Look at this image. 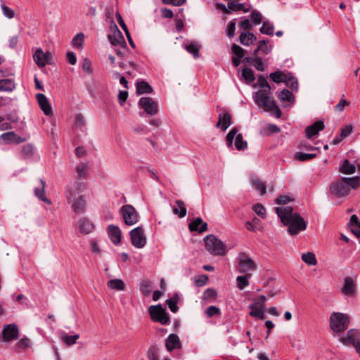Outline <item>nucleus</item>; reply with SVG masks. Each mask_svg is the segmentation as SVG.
<instances>
[{
  "mask_svg": "<svg viewBox=\"0 0 360 360\" xmlns=\"http://www.w3.org/2000/svg\"><path fill=\"white\" fill-rule=\"evenodd\" d=\"M257 85L260 88L253 94V100L259 106L266 112H274L277 118H280L282 112L276 105L273 97L271 96V86L266 77L259 75L257 78Z\"/></svg>",
  "mask_w": 360,
  "mask_h": 360,
  "instance_id": "1",
  "label": "nucleus"
},
{
  "mask_svg": "<svg viewBox=\"0 0 360 360\" xmlns=\"http://www.w3.org/2000/svg\"><path fill=\"white\" fill-rule=\"evenodd\" d=\"M275 210L281 222L288 226V231L290 235H296L306 229V221L298 213L293 212L292 207H278Z\"/></svg>",
  "mask_w": 360,
  "mask_h": 360,
  "instance_id": "2",
  "label": "nucleus"
},
{
  "mask_svg": "<svg viewBox=\"0 0 360 360\" xmlns=\"http://www.w3.org/2000/svg\"><path fill=\"white\" fill-rule=\"evenodd\" d=\"M350 317L341 312H333L330 316V328L335 333L346 330L349 325Z\"/></svg>",
  "mask_w": 360,
  "mask_h": 360,
  "instance_id": "3",
  "label": "nucleus"
},
{
  "mask_svg": "<svg viewBox=\"0 0 360 360\" xmlns=\"http://www.w3.org/2000/svg\"><path fill=\"white\" fill-rule=\"evenodd\" d=\"M236 270L239 274H252L257 269V264L252 259H251L245 252H240L237 258Z\"/></svg>",
  "mask_w": 360,
  "mask_h": 360,
  "instance_id": "4",
  "label": "nucleus"
},
{
  "mask_svg": "<svg viewBox=\"0 0 360 360\" xmlns=\"http://www.w3.org/2000/svg\"><path fill=\"white\" fill-rule=\"evenodd\" d=\"M148 311L153 322H158L164 326L169 325L170 316L160 304L150 306Z\"/></svg>",
  "mask_w": 360,
  "mask_h": 360,
  "instance_id": "5",
  "label": "nucleus"
},
{
  "mask_svg": "<svg viewBox=\"0 0 360 360\" xmlns=\"http://www.w3.org/2000/svg\"><path fill=\"white\" fill-rule=\"evenodd\" d=\"M205 248L207 251L214 255H224L226 247L221 240L213 235L207 236L204 238Z\"/></svg>",
  "mask_w": 360,
  "mask_h": 360,
  "instance_id": "6",
  "label": "nucleus"
},
{
  "mask_svg": "<svg viewBox=\"0 0 360 360\" xmlns=\"http://www.w3.org/2000/svg\"><path fill=\"white\" fill-rule=\"evenodd\" d=\"M120 214L124 224L127 226H133L139 221V215L136 210L131 205H124L121 207Z\"/></svg>",
  "mask_w": 360,
  "mask_h": 360,
  "instance_id": "7",
  "label": "nucleus"
},
{
  "mask_svg": "<svg viewBox=\"0 0 360 360\" xmlns=\"http://www.w3.org/2000/svg\"><path fill=\"white\" fill-rule=\"evenodd\" d=\"M238 129L236 127H233L231 129V131L227 134L226 137V141L229 147L232 146L234 138L235 139V146L238 150H243L248 148L247 141H243V135L241 134L238 133Z\"/></svg>",
  "mask_w": 360,
  "mask_h": 360,
  "instance_id": "8",
  "label": "nucleus"
},
{
  "mask_svg": "<svg viewBox=\"0 0 360 360\" xmlns=\"http://www.w3.org/2000/svg\"><path fill=\"white\" fill-rule=\"evenodd\" d=\"M330 192L336 197H343L349 194V188L344 177L334 181L330 186Z\"/></svg>",
  "mask_w": 360,
  "mask_h": 360,
  "instance_id": "9",
  "label": "nucleus"
},
{
  "mask_svg": "<svg viewBox=\"0 0 360 360\" xmlns=\"http://www.w3.org/2000/svg\"><path fill=\"white\" fill-rule=\"evenodd\" d=\"M131 244L136 248H143L146 244V236L142 226L132 229L130 233Z\"/></svg>",
  "mask_w": 360,
  "mask_h": 360,
  "instance_id": "10",
  "label": "nucleus"
},
{
  "mask_svg": "<svg viewBox=\"0 0 360 360\" xmlns=\"http://www.w3.org/2000/svg\"><path fill=\"white\" fill-rule=\"evenodd\" d=\"M340 341L345 345H352L360 356V333L358 330H349L346 336L340 339Z\"/></svg>",
  "mask_w": 360,
  "mask_h": 360,
  "instance_id": "11",
  "label": "nucleus"
},
{
  "mask_svg": "<svg viewBox=\"0 0 360 360\" xmlns=\"http://www.w3.org/2000/svg\"><path fill=\"white\" fill-rule=\"evenodd\" d=\"M19 330L15 323L8 324L4 326L2 330V341L10 342L18 338Z\"/></svg>",
  "mask_w": 360,
  "mask_h": 360,
  "instance_id": "12",
  "label": "nucleus"
},
{
  "mask_svg": "<svg viewBox=\"0 0 360 360\" xmlns=\"http://www.w3.org/2000/svg\"><path fill=\"white\" fill-rule=\"evenodd\" d=\"M139 105L150 115H155L158 111L157 103L150 97H141L139 101Z\"/></svg>",
  "mask_w": 360,
  "mask_h": 360,
  "instance_id": "13",
  "label": "nucleus"
},
{
  "mask_svg": "<svg viewBox=\"0 0 360 360\" xmlns=\"http://www.w3.org/2000/svg\"><path fill=\"white\" fill-rule=\"evenodd\" d=\"M51 59V53L49 51L44 53L41 48L37 49L33 54V60L39 68H44L47 64H50Z\"/></svg>",
  "mask_w": 360,
  "mask_h": 360,
  "instance_id": "14",
  "label": "nucleus"
},
{
  "mask_svg": "<svg viewBox=\"0 0 360 360\" xmlns=\"http://www.w3.org/2000/svg\"><path fill=\"white\" fill-rule=\"evenodd\" d=\"M82 186L83 184L82 183L76 182L66 187L65 195L68 203L76 200L79 196V194L82 192Z\"/></svg>",
  "mask_w": 360,
  "mask_h": 360,
  "instance_id": "15",
  "label": "nucleus"
},
{
  "mask_svg": "<svg viewBox=\"0 0 360 360\" xmlns=\"http://www.w3.org/2000/svg\"><path fill=\"white\" fill-rule=\"evenodd\" d=\"M251 311L249 314L252 317H256L259 319H264L265 304L260 303L259 300H254V302L250 306Z\"/></svg>",
  "mask_w": 360,
  "mask_h": 360,
  "instance_id": "16",
  "label": "nucleus"
},
{
  "mask_svg": "<svg viewBox=\"0 0 360 360\" xmlns=\"http://www.w3.org/2000/svg\"><path fill=\"white\" fill-rule=\"evenodd\" d=\"M36 98L39 105L40 109L46 116H51L53 111L49 101L46 96L43 94H37Z\"/></svg>",
  "mask_w": 360,
  "mask_h": 360,
  "instance_id": "17",
  "label": "nucleus"
},
{
  "mask_svg": "<svg viewBox=\"0 0 360 360\" xmlns=\"http://www.w3.org/2000/svg\"><path fill=\"white\" fill-rule=\"evenodd\" d=\"M165 346L169 352H172L174 349H180L181 342L179 336L176 334H170L165 340Z\"/></svg>",
  "mask_w": 360,
  "mask_h": 360,
  "instance_id": "18",
  "label": "nucleus"
},
{
  "mask_svg": "<svg viewBox=\"0 0 360 360\" xmlns=\"http://www.w3.org/2000/svg\"><path fill=\"white\" fill-rule=\"evenodd\" d=\"M342 292L347 296H352L356 293V285L352 278H345Z\"/></svg>",
  "mask_w": 360,
  "mask_h": 360,
  "instance_id": "19",
  "label": "nucleus"
},
{
  "mask_svg": "<svg viewBox=\"0 0 360 360\" xmlns=\"http://www.w3.org/2000/svg\"><path fill=\"white\" fill-rule=\"evenodd\" d=\"M4 141L6 143H20L25 141V139L18 136L14 131H8L0 136V141Z\"/></svg>",
  "mask_w": 360,
  "mask_h": 360,
  "instance_id": "20",
  "label": "nucleus"
},
{
  "mask_svg": "<svg viewBox=\"0 0 360 360\" xmlns=\"http://www.w3.org/2000/svg\"><path fill=\"white\" fill-rule=\"evenodd\" d=\"M188 229L191 231L203 233L207 229V224L204 222L200 217H197L188 224Z\"/></svg>",
  "mask_w": 360,
  "mask_h": 360,
  "instance_id": "21",
  "label": "nucleus"
},
{
  "mask_svg": "<svg viewBox=\"0 0 360 360\" xmlns=\"http://www.w3.org/2000/svg\"><path fill=\"white\" fill-rule=\"evenodd\" d=\"M324 129L323 121H317L313 124L308 126L305 129V134L308 139H311L314 136L319 134V131Z\"/></svg>",
  "mask_w": 360,
  "mask_h": 360,
  "instance_id": "22",
  "label": "nucleus"
},
{
  "mask_svg": "<svg viewBox=\"0 0 360 360\" xmlns=\"http://www.w3.org/2000/svg\"><path fill=\"white\" fill-rule=\"evenodd\" d=\"M108 232L111 241L115 245H118L122 238L120 229L117 226L110 225L108 227Z\"/></svg>",
  "mask_w": 360,
  "mask_h": 360,
  "instance_id": "23",
  "label": "nucleus"
},
{
  "mask_svg": "<svg viewBox=\"0 0 360 360\" xmlns=\"http://www.w3.org/2000/svg\"><path fill=\"white\" fill-rule=\"evenodd\" d=\"M231 124V116L228 112L219 114V121L216 127L226 131Z\"/></svg>",
  "mask_w": 360,
  "mask_h": 360,
  "instance_id": "24",
  "label": "nucleus"
},
{
  "mask_svg": "<svg viewBox=\"0 0 360 360\" xmlns=\"http://www.w3.org/2000/svg\"><path fill=\"white\" fill-rule=\"evenodd\" d=\"M69 204L71 205L75 213H82L85 210L86 202L84 195H81L76 200L69 202Z\"/></svg>",
  "mask_w": 360,
  "mask_h": 360,
  "instance_id": "25",
  "label": "nucleus"
},
{
  "mask_svg": "<svg viewBox=\"0 0 360 360\" xmlns=\"http://www.w3.org/2000/svg\"><path fill=\"white\" fill-rule=\"evenodd\" d=\"M78 228L80 233L89 234L94 229V225L89 219L82 218L78 222Z\"/></svg>",
  "mask_w": 360,
  "mask_h": 360,
  "instance_id": "26",
  "label": "nucleus"
},
{
  "mask_svg": "<svg viewBox=\"0 0 360 360\" xmlns=\"http://www.w3.org/2000/svg\"><path fill=\"white\" fill-rule=\"evenodd\" d=\"M176 207L173 208L172 212L179 218H183L186 215L187 210L185 203L180 200L175 201Z\"/></svg>",
  "mask_w": 360,
  "mask_h": 360,
  "instance_id": "27",
  "label": "nucleus"
},
{
  "mask_svg": "<svg viewBox=\"0 0 360 360\" xmlns=\"http://www.w3.org/2000/svg\"><path fill=\"white\" fill-rule=\"evenodd\" d=\"M15 83L12 79H0V91L11 92L15 89Z\"/></svg>",
  "mask_w": 360,
  "mask_h": 360,
  "instance_id": "28",
  "label": "nucleus"
},
{
  "mask_svg": "<svg viewBox=\"0 0 360 360\" xmlns=\"http://www.w3.org/2000/svg\"><path fill=\"white\" fill-rule=\"evenodd\" d=\"M257 40V37L252 32H241L239 37L240 44L244 46H249Z\"/></svg>",
  "mask_w": 360,
  "mask_h": 360,
  "instance_id": "29",
  "label": "nucleus"
},
{
  "mask_svg": "<svg viewBox=\"0 0 360 360\" xmlns=\"http://www.w3.org/2000/svg\"><path fill=\"white\" fill-rule=\"evenodd\" d=\"M39 181L41 186L39 188H35L34 193L39 199L50 205L51 202L46 198L45 194V181L43 179H40Z\"/></svg>",
  "mask_w": 360,
  "mask_h": 360,
  "instance_id": "30",
  "label": "nucleus"
},
{
  "mask_svg": "<svg viewBox=\"0 0 360 360\" xmlns=\"http://www.w3.org/2000/svg\"><path fill=\"white\" fill-rule=\"evenodd\" d=\"M349 228L352 232L357 237H360V221H359L358 217L356 215H352L349 222Z\"/></svg>",
  "mask_w": 360,
  "mask_h": 360,
  "instance_id": "31",
  "label": "nucleus"
},
{
  "mask_svg": "<svg viewBox=\"0 0 360 360\" xmlns=\"http://www.w3.org/2000/svg\"><path fill=\"white\" fill-rule=\"evenodd\" d=\"M136 93L139 95L144 94H150L153 92L152 86L145 81H141L136 82Z\"/></svg>",
  "mask_w": 360,
  "mask_h": 360,
  "instance_id": "32",
  "label": "nucleus"
},
{
  "mask_svg": "<svg viewBox=\"0 0 360 360\" xmlns=\"http://www.w3.org/2000/svg\"><path fill=\"white\" fill-rule=\"evenodd\" d=\"M109 39L112 45H120L122 47H126L127 44L126 41L120 30H117L116 32L114 33L113 36H109Z\"/></svg>",
  "mask_w": 360,
  "mask_h": 360,
  "instance_id": "33",
  "label": "nucleus"
},
{
  "mask_svg": "<svg viewBox=\"0 0 360 360\" xmlns=\"http://www.w3.org/2000/svg\"><path fill=\"white\" fill-rule=\"evenodd\" d=\"M288 74L289 72L285 73L281 71H276L270 73L269 77L275 83L279 84L286 81Z\"/></svg>",
  "mask_w": 360,
  "mask_h": 360,
  "instance_id": "34",
  "label": "nucleus"
},
{
  "mask_svg": "<svg viewBox=\"0 0 360 360\" xmlns=\"http://www.w3.org/2000/svg\"><path fill=\"white\" fill-rule=\"evenodd\" d=\"M356 171L354 165L350 163L347 159H345L340 169V172L345 174H352Z\"/></svg>",
  "mask_w": 360,
  "mask_h": 360,
  "instance_id": "35",
  "label": "nucleus"
},
{
  "mask_svg": "<svg viewBox=\"0 0 360 360\" xmlns=\"http://www.w3.org/2000/svg\"><path fill=\"white\" fill-rule=\"evenodd\" d=\"M79 338V334L74 335H68L65 333H61L60 340L66 346H71L77 342V340Z\"/></svg>",
  "mask_w": 360,
  "mask_h": 360,
  "instance_id": "36",
  "label": "nucleus"
},
{
  "mask_svg": "<svg viewBox=\"0 0 360 360\" xmlns=\"http://www.w3.org/2000/svg\"><path fill=\"white\" fill-rule=\"evenodd\" d=\"M252 274L238 276L236 278L237 287L241 290L249 285V279L251 278Z\"/></svg>",
  "mask_w": 360,
  "mask_h": 360,
  "instance_id": "37",
  "label": "nucleus"
},
{
  "mask_svg": "<svg viewBox=\"0 0 360 360\" xmlns=\"http://www.w3.org/2000/svg\"><path fill=\"white\" fill-rule=\"evenodd\" d=\"M241 76L247 84H250L255 80L254 72L249 68L242 69Z\"/></svg>",
  "mask_w": 360,
  "mask_h": 360,
  "instance_id": "38",
  "label": "nucleus"
},
{
  "mask_svg": "<svg viewBox=\"0 0 360 360\" xmlns=\"http://www.w3.org/2000/svg\"><path fill=\"white\" fill-rule=\"evenodd\" d=\"M179 300V296L177 293H175L171 298L167 300L166 304L172 312L176 313L178 311L179 307L177 306V303Z\"/></svg>",
  "mask_w": 360,
  "mask_h": 360,
  "instance_id": "39",
  "label": "nucleus"
},
{
  "mask_svg": "<svg viewBox=\"0 0 360 360\" xmlns=\"http://www.w3.org/2000/svg\"><path fill=\"white\" fill-rule=\"evenodd\" d=\"M251 185L255 190L259 191L262 195H264L266 193V185L258 178L252 179L251 181Z\"/></svg>",
  "mask_w": 360,
  "mask_h": 360,
  "instance_id": "40",
  "label": "nucleus"
},
{
  "mask_svg": "<svg viewBox=\"0 0 360 360\" xmlns=\"http://www.w3.org/2000/svg\"><path fill=\"white\" fill-rule=\"evenodd\" d=\"M89 167L85 163H80L76 167L77 178L78 179L86 178L88 174Z\"/></svg>",
  "mask_w": 360,
  "mask_h": 360,
  "instance_id": "41",
  "label": "nucleus"
},
{
  "mask_svg": "<svg viewBox=\"0 0 360 360\" xmlns=\"http://www.w3.org/2000/svg\"><path fill=\"white\" fill-rule=\"evenodd\" d=\"M108 286L110 289L117 290H124L125 284L121 279H112L108 282Z\"/></svg>",
  "mask_w": 360,
  "mask_h": 360,
  "instance_id": "42",
  "label": "nucleus"
},
{
  "mask_svg": "<svg viewBox=\"0 0 360 360\" xmlns=\"http://www.w3.org/2000/svg\"><path fill=\"white\" fill-rule=\"evenodd\" d=\"M186 50L192 54L195 58L199 57L200 46L195 41H192L191 44L185 46Z\"/></svg>",
  "mask_w": 360,
  "mask_h": 360,
  "instance_id": "43",
  "label": "nucleus"
},
{
  "mask_svg": "<svg viewBox=\"0 0 360 360\" xmlns=\"http://www.w3.org/2000/svg\"><path fill=\"white\" fill-rule=\"evenodd\" d=\"M84 34L82 32L77 34L72 41V45L78 49H82L84 46Z\"/></svg>",
  "mask_w": 360,
  "mask_h": 360,
  "instance_id": "44",
  "label": "nucleus"
},
{
  "mask_svg": "<svg viewBox=\"0 0 360 360\" xmlns=\"http://www.w3.org/2000/svg\"><path fill=\"white\" fill-rule=\"evenodd\" d=\"M34 148L31 144H26L22 146L21 150V157L23 159H28L33 156Z\"/></svg>",
  "mask_w": 360,
  "mask_h": 360,
  "instance_id": "45",
  "label": "nucleus"
},
{
  "mask_svg": "<svg viewBox=\"0 0 360 360\" xmlns=\"http://www.w3.org/2000/svg\"><path fill=\"white\" fill-rule=\"evenodd\" d=\"M15 346L17 347L18 352H20L21 351L25 350L31 346V340L29 338L24 337L16 343Z\"/></svg>",
  "mask_w": 360,
  "mask_h": 360,
  "instance_id": "46",
  "label": "nucleus"
},
{
  "mask_svg": "<svg viewBox=\"0 0 360 360\" xmlns=\"http://www.w3.org/2000/svg\"><path fill=\"white\" fill-rule=\"evenodd\" d=\"M302 259L304 262H305L308 265L314 266L317 264V260L316 259V256L312 252H307V253L302 254Z\"/></svg>",
  "mask_w": 360,
  "mask_h": 360,
  "instance_id": "47",
  "label": "nucleus"
},
{
  "mask_svg": "<svg viewBox=\"0 0 360 360\" xmlns=\"http://www.w3.org/2000/svg\"><path fill=\"white\" fill-rule=\"evenodd\" d=\"M344 179L347 181V184L349 186V190L351 188L356 189L360 186V177H344Z\"/></svg>",
  "mask_w": 360,
  "mask_h": 360,
  "instance_id": "48",
  "label": "nucleus"
},
{
  "mask_svg": "<svg viewBox=\"0 0 360 360\" xmlns=\"http://www.w3.org/2000/svg\"><path fill=\"white\" fill-rule=\"evenodd\" d=\"M152 290V282L148 280H143L141 283V292L148 296L150 295Z\"/></svg>",
  "mask_w": 360,
  "mask_h": 360,
  "instance_id": "49",
  "label": "nucleus"
},
{
  "mask_svg": "<svg viewBox=\"0 0 360 360\" xmlns=\"http://www.w3.org/2000/svg\"><path fill=\"white\" fill-rule=\"evenodd\" d=\"M228 7L229 8V12L231 11H242L245 13H248L249 11V8L245 7L243 4L238 3L236 4L234 2H229L228 4Z\"/></svg>",
  "mask_w": 360,
  "mask_h": 360,
  "instance_id": "50",
  "label": "nucleus"
},
{
  "mask_svg": "<svg viewBox=\"0 0 360 360\" xmlns=\"http://www.w3.org/2000/svg\"><path fill=\"white\" fill-rule=\"evenodd\" d=\"M286 86L290 88L292 90H297L298 82L297 80L289 72L286 81L285 82Z\"/></svg>",
  "mask_w": 360,
  "mask_h": 360,
  "instance_id": "51",
  "label": "nucleus"
},
{
  "mask_svg": "<svg viewBox=\"0 0 360 360\" xmlns=\"http://www.w3.org/2000/svg\"><path fill=\"white\" fill-rule=\"evenodd\" d=\"M274 30V27L273 25L270 24L269 22H264L262 26L259 29V31L262 34H266L268 35H273Z\"/></svg>",
  "mask_w": 360,
  "mask_h": 360,
  "instance_id": "52",
  "label": "nucleus"
},
{
  "mask_svg": "<svg viewBox=\"0 0 360 360\" xmlns=\"http://www.w3.org/2000/svg\"><path fill=\"white\" fill-rule=\"evenodd\" d=\"M254 212L262 218L264 219L266 217V210L264 207L260 204L257 203L252 207Z\"/></svg>",
  "mask_w": 360,
  "mask_h": 360,
  "instance_id": "53",
  "label": "nucleus"
},
{
  "mask_svg": "<svg viewBox=\"0 0 360 360\" xmlns=\"http://www.w3.org/2000/svg\"><path fill=\"white\" fill-rule=\"evenodd\" d=\"M250 18L252 24L255 25L260 24L262 21V14L256 10L252 11Z\"/></svg>",
  "mask_w": 360,
  "mask_h": 360,
  "instance_id": "54",
  "label": "nucleus"
},
{
  "mask_svg": "<svg viewBox=\"0 0 360 360\" xmlns=\"http://www.w3.org/2000/svg\"><path fill=\"white\" fill-rule=\"evenodd\" d=\"M269 41L261 40L258 43V49H260L265 54H268L271 49V46L268 44Z\"/></svg>",
  "mask_w": 360,
  "mask_h": 360,
  "instance_id": "55",
  "label": "nucleus"
},
{
  "mask_svg": "<svg viewBox=\"0 0 360 360\" xmlns=\"http://www.w3.org/2000/svg\"><path fill=\"white\" fill-rule=\"evenodd\" d=\"M206 314L208 317H212L214 316H220L221 311L219 308L216 306H210L206 309Z\"/></svg>",
  "mask_w": 360,
  "mask_h": 360,
  "instance_id": "56",
  "label": "nucleus"
},
{
  "mask_svg": "<svg viewBox=\"0 0 360 360\" xmlns=\"http://www.w3.org/2000/svg\"><path fill=\"white\" fill-rule=\"evenodd\" d=\"M316 156V154L314 153H297L295 155L296 158L300 161H306L309 160H311Z\"/></svg>",
  "mask_w": 360,
  "mask_h": 360,
  "instance_id": "57",
  "label": "nucleus"
},
{
  "mask_svg": "<svg viewBox=\"0 0 360 360\" xmlns=\"http://www.w3.org/2000/svg\"><path fill=\"white\" fill-rule=\"evenodd\" d=\"M217 292L214 289L208 288L203 293L204 300H214L216 298Z\"/></svg>",
  "mask_w": 360,
  "mask_h": 360,
  "instance_id": "58",
  "label": "nucleus"
},
{
  "mask_svg": "<svg viewBox=\"0 0 360 360\" xmlns=\"http://www.w3.org/2000/svg\"><path fill=\"white\" fill-rule=\"evenodd\" d=\"M278 98L281 101H290L292 98V94L288 89H283L281 91V94L278 95Z\"/></svg>",
  "mask_w": 360,
  "mask_h": 360,
  "instance_id": "59",
  "label": "nucleus"
},
{
  "mask_svg": "<svg viewBox=\"0 0 360 360\" xmlns=\"http://www.w3.org/2000/svg\"><path fill=\"white\" fill-rule=\"evenodd\" d=\"M259 71H264L265 70V65L264 64L262 59L259 57H255L254 60V63L252 65Z\"/></svg>",
  "mask_w": 360,
  "mask_h": 360,
  "instance_id": "60",
  "label": "nucleus"
},
{
  "mask_svg": "<svg viewBox=\"0 0 360 360\" xmlns=\"http://www.w3.org/2000/svg\"><path fill=\"white\" fill-rule=\"evenodd\" d=\"M233 53L238 58H242L244 56L245 51L243 48L237 44L232 46Z\"/></svg>",
  "mask_w": 360,
  "mask_h": 360,
  "instance_id": "61",
  "label": "nucleus"
},
{
  "mask_svg": "<svg viewBox=\"0 0 360 360\" xmlns=\"http://www.w3.org/2000/svg\"><path fill=\"white\" fill-rule=\"evenodd\" d=\"M1 9L3 11L4 15L7 17L8 18H13L15 16V12L13 9L11 8L6 6L4 4L1 5Z\"/></svg>",
  "mask_w": 360,
  "mask_h": 360,
  "instance_id": "62",
  "label": "nucleus"
},
{
  "mask_svg": "<svg viewBox=\"0 0 360 360\" xmlns=\"http://www.w3.org/2000/svg\"><path fill=\"white\" fill-rule=\"evenodd\" d=\"M292 201V198H291L288 195H280L275 200V203L277 205H285L289 202Z\"/></svg>",
  "mask_w": 360,
  "mask_h": 360,
  "instance_id": "63",
  "label": "nucleus"
},
{
  "mask_svg": "<svg viewBox=\"0 0 360 360\" xmlns=\"http://www.w3.org/2000/svg\"><path fill=\"white\" fill-rule=\"evenodd\" d=\"M82 69L87 74H91L93 71L91 62L88 58H84L82 63Z\"/></svg>",
  "mask_w": 360,
  "mask_h": 360,
  "instance_id": "64",
  "label": "nucleus"
}]
</instances>
